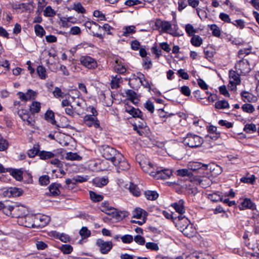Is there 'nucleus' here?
<instances>
[{
    "instance_id": "1",
    "label": "nucleus",
    "mask_w": 259,
    "mask_h": 259,
    "mask_svg": "<svg viewBox=\"0 0 259 259\" xmlns=\"http://www.w3.org/2000/svg\"><path fill=\"white\" fill-rule=\"evenodd\" d=\"M100 209L102 212L108 214H112L113 217L117 220H122L127 215L126 211H118L114 207L110 206L109 203L106 201L101 203Z\"/></svg>"
},
{
    "instance_id": "2",
    "label": "nucleus",
    "mask_w": 259,
    "mask_h": 259,
    "mask_svg": "<svg viewBox=\"0 0 259 259\" xmlns=\"http://www.w3.org/2000/svg\"><path fill=\"white\" fill-rule=\"evenodd\" d=\"M183 142L185 145L190 148H197L202 145L203 139L197 135L189 133L186 137L184 138Z\"/></svg>"
},
{
    "instance_id": "3",
    "label": "nucleus",
    "mask_w": 259,
    "mask_h": 259,
    "mask_svg": "<svg viewBox=\"0 0 259 259\" xmlns=\"http://www.w3.org/2000/svg\"><path fill=\"white\" fill-rule=\"evenodd\" d=\"M101 152L105 158L110 160L112 163L116 160L117 155L120 154L115 149L108 145H103Z\"/></svg>"
},
{
    "instance_id": "4",
    "label": "nucleus",
    "mask_w": 259,
    "mask_h": 259,
    "mask_svg": "<svg viewBox=\"0 0 259 259\" xmlns=\"http://www.w3.org/2000/svg\"><path fill=\"white\" fill-rule=\"evenodd\" d=\"M96 245L99 248L101 253L107 254L112 248L113 243L111 241H105L102 239H98L96 242Z\"/></svg>"
},
{
    "instance_id": "5",
    "label": "nucleus",
    "mask_w": 259,
    "mask_h": 259,
    "mask_svg": "<svg viewBox=\"0 0 259 259\" xmlns=\"http://www.w3.org/2000/svg\"><path fill=\"white\" fill-rule=\"evenodd\" d=\"M18 114L27 125L30 126L34 125V116L31 112L25 109H21L18 111Z\"/></svg>"
},
{
    "instance_id": "6",
    "label": "nucleus",
    "mask_w": 259,
    "mask_h": 259,
    "mask_svg": "<svg viewBox=\"0 0 259 259\" xmlns=\"http://www.w3.org/2000/svg\"><path fill=\"white\" fill-rule=\"evenodd\" d=\"M113 164L117 167L118 172L120 170H126L129 169L130 165L121 154H118L116 160Z\"/></svg>"
},
{
    "instance_id": "7",
    "label": "nucleus",
    "mask_w": 259,
    "mask_h": 259,
    "mask_svg": "<svg viewBox=\"0 0 259 259\" xmlns=\"http://www.w3.org/2000/svg\"><path fill=\"white\" fill-rule=\"evenodd\" d=\"M155 25L157 29H161V31L172 34L171 32L172 26L170 22L157 19L155 22Z\"/></svg>"
},
{
    "instance_id": "8",
    "label": "nucleus",
    "mask_w": 259,
    "mask_h": 259,
    "mask_svg": "<svg viewBox=\"0 0 259 259\" xmlns=\"http://www.w3.org/2000/svg\"><path fill=\"white\" fill-rule=\"evenodd\" d=\"M139 165L144 171L153 176V174L155 172L156 169L154 165H153L149 160L147 159L142 160L139 161Z\"/></svg>"
},
{
    "instance_id": "9",
    "label": "nucleus",
    "mask_w": 259,
    "mask_h": 259,
    "mask_svg": "<svg viewBox=\"0 0 259 259\" xmlns=\"http://www.w3.org/2000/svg\"><path fill=\"white\" fill-rule=\"evenodd\" d=\"M34 223L31 225L32 227L35 226L42 228L46 226L50 221V218L47 215H39L34 217Z\"/></svg>"
},
{
    "instance_id": "10",
    "label": "nucleus",
    "mask_w": 259,
    "mask_h": 259,
    "mask_svg": "<svg viewBox=\"0 0 259 259\" xmlns=\"http://www.w3.org/2000/svg\"><path fill=\"white\" fill-rule=\"evenodd\" d=\"M83 123L89 127L94 126L96 128L100 127V122L97 117L91 115H86L83 117Z\"/></svg>"
},
{
    "instance_id": "11",
    "label": "nucleus",
    "mask_w": 259,
    "mask_h": 259,
    "mask_svg": "<svg viewBox=\"0 0 259 259\" xmlns=\"http://www.w3.org/2000/svg\"><path fill=\"white\" fill-rule=\"evenodd\" d=\"M172 175V171L169 169H163L158 170L156 169L153 174V177L157 179H169Z\"/></svg>"
},
{
    "instance_id": "12",
    "label": "nucleus",
    "mask_w": 259,
    "mask_h": 259,
    "mask_svg": "<svg viewBox=\"0 0 259 259\" xmlns=\"http://www.w3.org/2000/svg\"><path fill=\"white\" fill-rule=\"evenodd\" d=\"M28 213L27 208L23 206H14L13 210V218H23L26 217Z\"/></svg>"
},
{
    "instance_id": "13",
    "label": "nucleus",
    "mask_w": 259,
    "mask_h": 259,
    "mask_svg": "<svg viewBox=\"0 0 259 259\" xmlns=\"http://www.w3.org/2000/svg\"><path fill=\"white\" fill-rule=\"evenodd\" d=\"M184 201L180 200L178 203H174L171 204V206L175 208L176 211L180 213V215L178 217L179 220L185 219V221H187V219L184 217H182V215L185 212V209L183 206Z\"/></svg>"
},
{
    "instance_id": "14",
    "label": "nucleus",
    "mask_w": 259,
    "mask_h": 259,
    "mask_svg": "<svg viewBox=\"0 0 259 259\" xmlns=\"http://www.w3.org/2000/svg\"><path fill=\"white\" fill-rule=\"evenodd\" d=\"M240 210L244 209V208H248L252 210L256 209V205L253 203L251 200L249 198H245L241 203L239 206Z\"/></svg>"
},
{
    "instance_id": "15",
    "label": "nucleus",
    "mask_w": 259,
    "mask_h": 259,
    "mask_svg": "<svg viewBox=\"0 0 259 259\" xmlns=\"http://www.w3.org/2000/svg\"><path fill=\"white\" fill-rule=\"evenodd\" d=\"M148 213L144 209L138 207L133 211V217L138 219H146Z\"/></svg>"
},
{
    "instance_id": "16",
    "label": "nucleus",
    "mask_w": 259,
    "mask_h": 259,
    "mask_svg": "<svg viewBox=\"0 0 259 259\" xmlns=\"http://www.w3.org/2000/svg\"><path fill=\"white\" fill-rule=\"evenodd\" d=\"M182 232L185 236L189 238L194 236L196 233L193 225L189 224L183 229Z\"/></svg>"
},
{
    "instance_id": "17",
    "label": "nucleus",
    "mask_w": 259,
    "mask_h": 259,
    "mask_svg": "<svg viewBox=\"0 0 259 259\" xmlns=\"http://www.w3.org/2000/svg\"><path fill=\"white\" fill-rule=\"evenodd\" d=\"M196 183L202 188H207L211 184L210 180L207 177L198 178L195 180Z\"/></svg>"
},
{
    "instance_id": "18",
    "label": "nucleus",
    "mask_w": 259,
    "mask_h": 259,
    "mask_svg": "<svg viewBox=\"0 0 259 259\" xmlns=\"http://www.w3.org/2000/svg\"><path fill=\"white\" fill-rule=\"evenodd\" d=\"M18 95H19V98L21 100L28 101L35 96V92L29 90L26 94L19 92Z\"/></svg>"
},
{
    "instance_id": "19",
    "label": "nucleus",
    "mask_w": 259,
    "mask_h": 259,
    "mask_svg": "<svg viewBox=\"0 0 259 259\" xmlns=\"http://www.w3.org/2000/svg\"><path fill=\"white\" fill-rule=\"evenodd\" d=\"M136 32V27L134 25L125 26L122 29V35L127 37Z\"/></svg>"
},
{
    "instance_id": "20",
    "label": "nucleus",
    "mask_w": 259,
    "mask_h": 259,
    "mask_svg": "<svg viewBox=\"0 0 259 259\" xmlns=\"http://www.w3.org/2000/svg\"><path fill=\"white\" fill-rule=\"evenodd\" d=\"M125 93L126 96L134 104H136L138 102V96L134 91L132 90H127L125 91Z\"/></svg>"
},
{
    "instance_id": "21",
    "label": "nucleus",
    "mask_w": 259,
    "mask_h": 259,
    "mask_svg": "<svg viewBox=\"0 0 259 259\" xmlns=\"http://www.w3.org/2000/svg\"><path fill=\"white\" fill-rule=\"evenodd\" d=\"M40 158L42 160L51 159L56 156V154L52 152L41 151L38 153Z\"/></svg>"
},
{
    "instance_id": "22",
    "label": "nucleus",
    "mask_w": 259,
    "mask_h": 259,
    "mask_svg": "<svg viewBox=\"0 0 259 259\" xmlns=\"http://www.w3.org/2000/svg\"><path fill=\"white\" fill-rule=\"evenodd\" d=\"M94 184L96 186L101 187L106 185L108 183V180L105 178H96L93 180Z\"/></svg>"
},
{
    "instance_id": "23",
    "label": "nucleus",
    "mask_w": 259,
    "mask_h": 259,
    "mask_svg": "<svg viewBox=\"0 0 259 259\" xmlns=\"http://www.w3.org/2000/svg\"><path fill=\"white\" fill-rule=\"evenodd\" d=\"M60 186V184L54 183L52 184L49 187V191L51 193L52 196H57L58 195L60 192L59 190V187Z\"/></svg>"
},
{
    "instance_id": "24",
    "label": "nucleus",
    "mask_w": 259,
    "mask_h": 259,
    "mask_svg": "<svg viewBox=\"0 0 259 259\" xmlns=\"http://www.w3.org/2000/svg\"><path fill=\"white\" fill-rule=\"evenodd\" d=\"M125 111L132 115L134 117L141 118L143 117V113L139 109H136L132 107L131 109H126Z\"/></svg>"
},
{
    "instance_id": "25",
    "label": "nucleus",
    "mask_w": 259,
    "mask_h": 259,
    "mask_svg": "<svg viewBox=\"0 0 259 259\" xmlns=\"http://www.w3.org/2000/svg\"><path fill=\"white\" fill-rule=\"evenodd\" d=\"M130 192L135 196H139L141 194V191L137 185L131 183L128 187Z\"/></svg>"
},
{
    "instance_id": "26",
    "label": "nucleus",
    "mask_w": 259,
    "mask_h": 259,
    "mask_svg": "<svg viewBox=\"0 0 259 259\" xmlns=\"http://www.w3.org/2000/svg\"><path fill=\"white\" fill-rule=\"evenodd\" d=\"M80 61L82 65H90L91 64H96L94 59L88 56H81Z\"/></svg>"
},
{
    "instance_id": "27",
    "label": "nucleus",
    "mask_w": 259,
    "mask_h": 259,
    "mask_svg": "<svg viewBox=\"0 0 259 259\" xmlns=\"http://www.w3.org/2000/svg\"><path fill=\"white\" fill-rule=\"evenodd\" d=\"M36 72L37 74L41 79H45L47 77L46 69L44 66H37Z\"/></svg>"
},
{
    "instance_id": "28",
    "label": "nucleus",
    "mask_w": 259,
    "mask_h": 259,
    "mask_svg": "<svg viewBox=\"0 0 259 259\" xmlns=\"http://www.w3.org/2000/svg\"><path fill=\"white\" fill-rule=\"evenodd\" d=\"M229 76L230 81H231V82H234L236 84H240V79L239 76V73L238 71L237 74L236 73L235 71H230Z\"/></svg>"
},
{
    "instance_id": "29",
    "label": "nucleus",
    "mask_w": 259,
    "mask_h": 259,
    "mask_svg": "<svg viewBox=\"0 0 259 259\" xmlns=\"http://www.w3.org/2000/svg\"><path fill=\"white\" fill-rule=\"evenodd\" d=\"M191 42L195 47H199L202 44V39L198 35H193Z\"/></svg>"
},
{
    "instance_id": "30",
    "label": "nucleus",
    "mask_w": 259,
    "mask_h": 259,
    "mask_svg": "<svg viewBox=\"0 0 259 259\" xmlns=\"http://www.w3.org/2000/svg\"><path fill=\"white\" fill-rule=\"evenodd\" d=\"M65 158L67 160L77 161H79L82 159V157L77 153H73L71 152H67Z\"/></svg>"
},
{
    "instance_id": "31",
    "label": "nucleus",
    "mask_w": 259,
    "mask_h": 259,
    "mask_svg": "<svg viewBox=\"0 0 259 259\" xmlns=\"http://www.w3.org/2000/svg\"><path fill=\"white\" fill-rule=\"evenodd\" d=\"M146 198L150 200H155L158 197V194L155 191H147L145 192Z\"/></svg>"
},
{
    "instance_id": "32",
    "label": "nucleus",
    "mask_w": 259,
    "mask_h": 259,
    "mask_svg": "<svg viewBox=\"0 0 259 259\" xmlns=\"http://www.w3.org/2000/svg\"><path fill=\"white\" fill-rule=\"evenodd\" d=\"M30 111L33 114L38 113L40 109V103L38 102L34 101L30 106Z\"/></svg>"
},
{
    "instance_id": "33",
    "label": "nucleus",
    "mask_w": 259,
    "mask_h": 259,
    "mask_svg": "<svg viewBox=\"0 0 259 259\" xmlns=\"http://www.w3.org/2000/svg\"><path fill=\"white\" fill-rule=\"evenodd\" d=\"M93 47L94 45L92 43L83 41L80 43L79 44H78L75 47L72 48L71 51L72 52H75L77 49H80L81 48H87L88 47L92 48Z\"/></svg>"
},
{
    "instance_id": "34",
    "label": "nucleus",
    "mask_w": 259,
    "mask_h": 259,
    "mask_svg": "<svg viewBox=\"0 0 259 259\" xmlns=\"http://www.w3.org/2000/svg\"><path fill=\"white\" fill-rule=\"evenodd\" d=\"M72 10H74L78 13L84 14L85 13L86 10L82 6L80 3H74L73 4Z\"/></svg>"
},
{
    "instance_id": "35",
    "label": "nucleus",
    "mask_w": 259,
    "mask_h": 259,
    "mask_svg": "<svg viewBox=\"0 0 259 259\" xmlns=\"http://www.w3.org/2000/svg\"><path fill=\"white\" fill-rule=\"evenodd\" d=\"M215 107L219 109H226L229 107V104L226 100H220L215 102Z\"/></svg>"
},
{
    "instance_id": "36",
    "label": "nucleus",
    "mask_w": 259,
    "mask_h": 259,
    "mask_svg": "<svg viewBox=\"0 0 259 259\" xmlns=\"http://www.w3.org/2000/svg\"><path fill=\"white\" fill-rule=\"evenodd\" d=\"M23 171L20 169H14L11 171L12 176L18 181H20L23 179Z\"/></svg>"
},
{
    "instance_id": "37",
    "label": "nucleus",
    "mask_w": 259,
    "mask_h": 259,
    "mask_svg": "<svg viewBox=\"0 0 259 259\" xmlns=\"http://www.w3.org/2000/svg\"><path fill=\"white\" fill-rule=\"evenodd\" d=\"M241 96L242 97V99L245 102H250L253 100V95L247 92L243 91L241 93Z\"/></svg>"
},
{
    "instance_id": "38",
    "label": "nucleus",
    "mask_w": 259,
    "mask_h": 259,
    "mask_svg": "<svg viewBox=\"0 0 259 259\" xmlns=\"http://www.w3.org/2000/svg\"><path fill=\"white\" fill-rule=\"evenodd\" d=\"M243 130L246 133H253L256 131V125L253 123L246 124L244 127Z\"/></svg>"
},
{
    "instance_id": "39",
    "label": "nucleus",
    "mask_w": 259,
    "mask_h": 259,
    "mask_svg": "<svg viewBox=\"0 0 259 259\" xmlns=\"http://www.w3.org/2000/svg\"><path fill=\"white\" fill-rule=\"evenodd\" d=\"M11 197H18L22 195L23 191L21 189L16 187L10 188Z\"/></svg>"
},
{
    "instance_id": "40",
    "label": "nucleus",
    "mask_w": 259,
    "mask_h": 259,
    "mask_svg": "<svg viewBox=\"0 0 259 259\" xmlns=\"http://www.w3.org/2000/svg\"><path fill=\"white\" fill-rule=\"evenodd\" d=\"M45 119L50 121L52 124H55L56 120L54 118V113L51 110H48L45 114Z\"/></svg>"
},
{
    "instance_id": "41",
    "label": "nucleus",
    "mask_w": 259,
    "mask_h": 259,
    "mask_svg": "<svg viewBox=\"0 0 259 259\" xmlns=\"http://www.w3.org/2000/svg\"><path fill=\"white\" fill-rule=\"evenodd\" d=\"M56 13L55 11L51 6H47L44 11V15L46 17H54Z\"/></svg>"
},
{
    "instance_id": "42",
    "label": "nucleus",
    "mask_w": 259,
    "mask_h": 259,
    "mask_svg": "<svg viewBox=\"0 0 259 259\" xmlns=\"http://www.w3.org/2000/svg\"><path fill=\"white\" fill-rule=\"evenodd\" d=\"M34 31L36 35L40 37H42L45 34V30L43 27L39 24L35 25Z\"/></svg>"
},
{
    "instance_id": "43",
    "label": "nucleus",
    "mask_w": 259,
    "mask_h": 259,
    "mask_svg": "<svg viewBox=\"0 0 259 259\" xmlns=\"http://www.w3.org/2000/svg\"><path fill=\"white\" fill-rule=\"evenodd\" d=\"M14 206L7 205L4 203V207L2 209L3 212L8 216H12L13 217V210Z\"/></svg>"
},
{
    "instance_id": "44",
    "label": "nucleus",
    "mask_w": 259,
    "mask_h": 259,
    "mask_svg": "<svg viewBox=\"0 0 259 259\" xmlns=\"http://www.w3.org/2000/svg\"><path fill=\"white\" fill-rule=\"evenodd\" d=\"M59 248L64 254H69L73 250V247L69 244H63Z\"/></svg>"
},
{
    "instance_id": "45",
    "label": "nucleus",
    "mask_w": 259,
    "mask_h": 259,
    "mask_svg": "<svg viewBox=\"0 0 259 259\" xmlns=\"http://www.w3.org/2000/svg\"><path fill=\"white\" fill-rule=\"evenodd\" d=\"M84 26L87 28L89 29V30H90L92 33L93 31L92 28L94 26L97 27L99 30L101 29V26L94 21H87L84 23Z\"/></svg>"
},
{
    "instance_id": "46",
    "label": "nucleus",
    "mask_w": 259,
    "mask_h": 259,
    "mask_svg": "<svg viewBox=\"0 0 259 259\" xmlns=\"http://www.w3.org/2000/svg\"><path fill=\"white\" fill-rule=\"evenodd\" d=\"M79 234L82 238H86L91 236V233L85 227H83L79 231Z\"/></svg>"
},
{
    "instance_id": "47",
    "label": "nucleus",
    "mask_w": 259,
    "mask_h": 259,
    "mask_svg": "<svg viewBox=\"0 0 259 259\" xmlns=\"http://www.w3.org/2000/svg\"><path fill=\"white\" fill-rule=\"evenodd\" d=\"M242 110L244 112L251 113L254 111V108L253 106L250 104L246 103L242 106Z\"/></svg>"
},
{
    "instance_id": "48",
    "label": "nucleus",
    "mask_w": 259,
    "mask_h": 259,
    "mask_svg": "<svg viewBox=\"0 0 259 259\" xmlns=\"http://www.w3.org/2000/svg\"><path fill=\"white\" fill-rule=\"evenodd\" d=\"M185 31L189 36H192L196 33V30L194 28L192 25L190 24H187L185 27Z\"/></svg>"
},
{
    "instance_id": "49",
    "label": "nucleus",
    "mask_w": 259,
    "mask_h": 259,
    "mask_svg": "<svg viewBox=\"0 0 259 259\" xmlns=\"http://www.w3.org/2000/svg\"><path fill=\"white\" fill-rule=\"evenodd\" d=\"M145 246L147 249L153 251H158L159 249L158 244L154 242H147L145 244Z\"/></svg>"
},
{
    "instance_id": "50",
    "label": "nucleus",
    "mask_w": 259,
    "mask_h": 259,
    "mask_svg": "<svg viewBox=\"0 0 259 259\" xmlns=\"http://www.w3.org/2000/svg\"><path fill=\"white\" fill-rule=\"evenodd\" d=\"M90 194L91 199L94 202H99L102 200L103 199L102 195L97 194L93 191H91Z\"/></svg>"
},
{
    "instance_id": "51",
    "label": "nucleus",
    "mask_w": 259,
    "mask_h": 259,
    "mask_svg": "<svg viewBox=\"0 0 259 259\" xmlns=\"http://www.w3.org/2000/svg\"><path fill=\"white\" fill-rule=\"evenodd\" d=\"M208 198L212 201L217 202L223 201L222 197L217 193H214L208 195Z\"/></svg>"
},
{
    "instance_id": "52",
    "label": "nucleus",
    "mask_w": 259,
    "mask_h": 259,
    "mask_svg": "<svg viewBox=\"0 0 259 259\" xmlns=\"http://www.w3.org/2000/svg\"><path fill=\"white\" fill-rule=\"evenodd\" d=\"M28 6L25 3L13 4L12 5V8L13 9L21 10L22 11L26 10Z\"/></svg>"
},
{
    "instance_id": "53",
    "label": "nucleus",
    "mask_w": 259,
    "mask_h": 259,
    "mask_svg": "<svg viewBox=\"0 0 259 259\" xmlns=\"http://www.w3.org/2000/svg\"><path fill=\"white\" fill-rule=\"evenodd\" d=\"M57 238L59 239L61 241L66 243L68 242H70V238L69 235L65 234H60L57 233L56 235Z\"/></svg>"
},
{
    "instance_id": "54",
    "label": "nucleus",
    "mask_w": 259,
    "mask_h": 259,
    "mask_svg": "<svg viewBox=\"0 0 259 259\" xmlns=\"http://www.w3.org/2000/svg\"><path fill=\"white\" fill-rule=\"evenodd\" d=\"M40 185L46 186L50 183V178L48 175L41 176L39 179Z\"/></svg>"
},
{
    "instance_id": "55",
    "label": "nucleus",
    "mask_w": 259,
    "mask_h": 259,
    "mask_svg": "<svg viewBox=\"0 0 259 259\" xmlns=\"http://www.w3.org/2000/svg\"><path fill=\"white\" fill-rule=\"evenodd\" d=\"M152 53L155 55L156 58H158L162 54V51L158 48L157 46H154L151 48Z\"/></svg>"
},
{
    "instance_id": "56",
    "label": "nucleus",
    "mask_w": 259,
    "mask_h": 259,
    "mask_svg": "<svg viewBox=\"0 0 259 259\" xmlns=\"http://www.w3.org/2000/svg\"><path fill=\"white\" fill-rule=\"evenodd\" d=\"M255 180V177L254 175H252L250 177H242L240 181L241 182L248 184H253Z\"/></svg>"
},
{
    "instance_id": "57",
    "label": "nucleus",
    "mask_w": 259,
    "mask_h": 259,
    "mask_svg": "<svg viewBox=\"0 0 259 259\" xmlns=\"http://www.w3.org/2000/svg\"><path fill=\"white\" fill-rule=\"evenodd\" d=\"M93 15L94 17L98 18L101 21H105L106 20L105 15L100 11H94Z\"/></svg>"
},
{
    "instance_id": "58",
    "label": "nucleus",
    "mask_w": 259,
    "mask_h": 259,
    "mask_svg": "<svg viewBox=\"0 0 259 259\" xmlns=\"http://www.w3.org/2000/svg\"><path fill=\"white\" fill-rule=\"evenodd\" d=\"M53 95L56 98H63L65 96V94L62 92L61 90L58 88L56 87L54 91L53 92Z\"/></svg>"
},
{
    "instance_id": "59",
    "label": "nucleus",
    "mask_w": 259,
    "mask_h": 259,
    "mask_svg": "<svg viewBox=\"0 0 259 259\" xmlns=\"http://www.w3.org/2000/svg\"><path fill=\"white\" fill-rule=\"evenodd\" d=\"M120 238L124 243H130L133 241V237L131 235H125L120 237Z\"/></svg>"
},
{
    "instance_id": "60",
    "label": "nucleus",
    "mask_w": 259,
    "mask_h": 259,
    "mask_svg": "<svg viewBox=\"0 0 259 259\" xmlns=\"http://www.w3.org/2000/svg\"><path fill=\"white\" fill-rule=\"evenodd\" d=\"M0 195L4 197H11L9 188H2L0 189Z\"/></svg>"
},
{
    "instance_id": "61",
    "label": "nucleus",
    "mask_w": 259,
    "mask_h": 259,
    "mask_svg": "<svg viewBox=\"0 0 259 259\" xmlns=\"http://www.w3.org/2000/svg\"><path fill=\"white\" fill-rule=\"evenodd\" d=\"M219 18L223 21L226 23H231V19L230 18L229 16L225 13H221L219 15Z\"/></svg>"
},
{
    "instance_id": "62",
    "label": "nucleus",
    "mask_w": 259,
    "mask_h": 259,
    "mask_svg": "<svg viewBox=\"0 0 259 259\" xmlns=\"http://www.w3.org/2000/svg\"><path fill=\"white\" fill-rule=\"evenodd\" d=\"M145 108L151 113H153L154 107L153 103L150 101H147L144 105Z\"/></svg>"
},
{
    "instance_id": "63",
    "label": "nucleus",
    "mask_w": 259,
    "mask_h": 259,
    "mask_svg": "<svg viewBox=\"0 0 259 259\" xmlns=\"http://www.w3.org/2000/svg\"><path fill=\"white\" fill-rule=\"evenodd\" d=\"M178 74L182 78L187 80L189 78V76L187 72L185 71V70L180 69L177 72Z\"/></svg>"
},
{
    "instance_id": "64",
    "label": "nucleus",
    "mask_w": 259,
    "mask_h": 259,
    "mask_svg": "<svg viewBox=\"0 0 259 259\" xmlns=\"http://www.w3.org/2000/svg\"><path fill=\"white\" fill-rule=\"evenodd\" d=\"M196 259H214L211 256L208 254H203L202 253H199L196 254L193 256Z\"/></svg>"
}]
</instances>
